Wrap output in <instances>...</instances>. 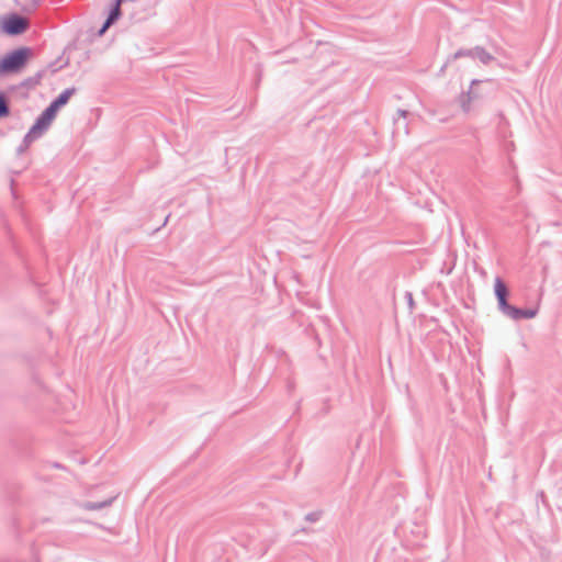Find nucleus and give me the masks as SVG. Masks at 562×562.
Instances as JSON below:
<instances>
[{"label": "nucleus", "instance_id": "f257e3e1", "mask_svg": "<svg viewBox=\"0 0 562 562\" xmlns=\"http://www.w3.org/2000/svg\"><path fill=\"white\" fill-rule=\"evenodd\" d=\"M31 53L29 47H19L7 53L0 59V75L20 71L25 66Z\"/></svg>", "mask_w": 562, "mask_h": 562}, {"label": "nucleus", "instance_id": "f03ea898", "mask_svg": "<svg viewBox=\"0 0 562 562\" xmlns=\"http://www.w3.org/2000/svg\"><path fill=\"white\" fill-rule=\"evenodd\" d=\"M1 26L5 34L14 36L27 30L29 21L18 13H11L2 19Z\"/></svg>", "mask_w": 562, "mask_h": 562}, {"label": "nucleus", "instance_id": "7ed1b4c3", "mask_svg": "<svg viewBox=\"0 0 562 562\" xmlns=\"http://www.w3.org/2000/svg\"><path fill=\"white\" fill-rule=\"evenodd\" d=\"M56 114L46 108L29 130V136L42 137V135L49 128Z\"/></svg>", "mask_w": 562, "mask_h": 562}, {"label": "nucleus", "instance_id": "20e7f679", "mask_svg": "<svg viewBox=\"0 0 562 562\" xmlns=\"http://www.w3.org/2000/svg\"><path fill=\"white\" fill-rule=\"evenodd\" d=\"M508 293L509 292L505 282L499 277H496L494 283V294L497 300V307L502 314L510 306L507 301Z\"/></svg>", "mask_w": 562, "mask_h": 562}, {"label": "nucleus", "instance_id": "39448f33", "mask_svg": "<svg viewBox=\"0 0 562 562\" xmlns=\"http://www.w3.org/2000/svg\"><path fill=\"white\" fill-rule=\"evenodd\" d=\"M539 310L538 307H529V308H520L510 305L509 308H507L503 315L513 319V321H520V319H530L537 316Z\"/></svg>", "mask_w": 562, "mask_h": 562}, {"label": "nucleus", "instance_id": "423d86ee", "mask_svg": "<svg viewBox=\"0 0 562 562\" xmlns=\"http://www.w3.org/2000/svg\"><path fill=\"white\" fill-rule=\"evenodd\" d=\"M76 91L77 89L75 87L65 89L49 103L47 108L57 114V111L68 103L70 97H72Z\"/></svg>", "mask_w": 562, "mask_h": 562}, {"label": "nucleus", "instance_id": "0eeeda50", "mask_svg": "<svg viewBox=\"0 0 562 562\" xmlns=\"http://www.w3.org/2000/svg\"><path fill=\"white\" fill-rule=\"evenodd\" d=\"M117 498V495L111 496L104 501L101 502H85L80 505V507L85 510L94 512V510H101L103 508L110 507L113 502Z\"/></svg>", "mask_w": 562, "mask_h": 562}, {"label": "nucleus", "instance_id": "6e6552de", "mask_svg": "<svg viewBox=\"0 0 562 562\" xmlns=\"http://www.w3.org/2000/svg\"><path fill=\"white\" fill-rule=\"evenodd\" d=\"M121 0H114L109 11L108 18L105 19V27L113 25L121 16Z\"/></svg>", "mask_w": 562, "mask_h": 562}, {"label": "nucleus", "instance_id": "1a4fd4ad", "mask_svg": "<svg viewBox=\"0 0 562 562\" xmlns=\"http://www.w3.org/2000/svg\"><path fill=\"white\" fill-rule=\"evenodd\" d=\"M475 53L474 58H477L483 65H488L494 60V57L482 46L473 47Z\"/></svg>", "mask_w": 562, "mask_h": 562}, {"label": "nucleus", "instance_id": "9d476101", "mask_svg": "<svg viewBox=\"0 0 562 562\" xmlns=\"http://www.w3.org/2000/svg\"><path fill=\"white\" fill-rule=\"evenodd\" d=\"M10 114V106L4 92L0 91V119Z\"/></svg>", "mask_w": 562, "mask_h": 562}, {"label": "nucleus", "instance_id": "9b49d317", "mask_svg": "<svg viewBox=\"0 0 562 562\" xmlns=\"http://www.w3.org/2000/svg\"><path fill=\"white\" fill-rule=\"evenodd\" d=\"M38 139V137H35V136H29V132L24 135L23 137V140L22 143L20 144V146L16 148V151L18 154H22L24 153L29 147L30 145Z\"/></svg>", "mask_w": 562, "mask_h": 562}, {"label": "nucleus", "instance_id": "f8f14e48", "mask_svg": "<svg viewBox=\"0 0 562 562\" xmlns=\"http://www.w3.org/2000/svg\"><path fill=\"white\" fill-rule=\"evenodd\" d=\"M42 71L37 72L34 77L26 78L21 82V86L32 88L40 83L42 79Z\"/></svg>", "mask_w": 562, "mask_h": 562}, {"label": "nucleus", "instance_id": "ddd939ff", "mask_svg": "<svg viewBox=\"0 0 562 562\" xmlns=\"http://www.w3.org/2000/svg\"><path fill=\"white\" fill-rule=\"evenodd\" d=\"M474 55H475V53L473 52V48H470V49L460 48L452 55V59H458V58H462V57L474 58Z\"/></svg>", "mask_w": 562, "mask_h": 562}, {"label": "nucleus", "instance_id": "4468645a", "mask_svg": "<svg viewBox=\"0 0 562 562\" xmlns=\"http://www.w3.org/2000/svg\"><path fill=\"white\" fill-rule=\"evenodd\" d=\"M319 516L321 514L317 513V512H312V513H308L306 516H305V520L306 521H310V522H315L319 519Z\"/></svg>", "mask_w": 562, "mask_h": 562}, {"label": "nucleus", "instance_id": "2eb2a0df", "mask_svg": "<svg viewBox=\"0 0 562 562\" xmlns=\"http://www.w3.org/2000/svg\"><path fill=\"white\" fill-rule=\"evenodd\" d=\"M405 299H406V301H407V304H408L409 308H411V310H413V308H414V305H415V304H414L413 294H412L411 292H406V293H405Z\"/></svg>", "mask_w": 562, "mask_h": 562}, {"label": "nucleus", "instance_id": "dca6fc26", "mask_svg": "<svg viewBox=\"0 0 562 562\" xmlns=\"http://www.w3.org/2000/svg\"><path fill=\"white\" fill-rule=\"evenodd\" d=\"M397 115H398V117L406 119V116L408 115V112L406 110L398 109L397 110Z\"/></svg>", "mask_w": 562, "mask_h": 562}, {"label": "nucleus", "instance_id": "f3484780", "mask_svg": "<svg viewBox=\"0 0 562 562\" xmlns=\"http://www.w3.org/2000/svg\"><path fill=\"white\" fill-rule=\"evenodd\" d=\"M109 27H105V21L103 22L102 26L100 27L98 34L103 35Z\"/></svg>", "mask_w": 562, "mask_h": 562}, {"label": "nucleus", "instance_id": "a211bd4d", "mask_svg": "<svg viewBox=\"0 0 562 562\" xmlns=\"http://www.w3.org/2000/svg\"><path fill=\"white\" fill-rule=\"evenodd\" d=\"M467 95H468V102H469L471 99L475 98V95H473L472 90H470V91L468 92V94H467Z\"/></svg>", "mask_w": 562, "mask_h": 562}, {"label": "nucleus", "instance_id": "6ab92c4d", "mask_svg": "<svg viewBox=\"0 0 562 562\" xmlns=\"http://www.w3.org/2000/svg\"><path fill=\"white\" fill-rule=\"evenodd\" d=\"M480 82H481V81H480V80H476V79L472 80V82H471V88H472L474 85H477V83H480Z\"/></svg>", "mask_w": 562, "mask_h": 562}, {"label": "nucleus", "instance_id": "aec40b11", "mask_svg": "<svg viewBox=\"0 0 562 562\" xmlns=\"http://www.w3.org/2000/svg\"><path fill=\"white\" fill-rule=\"evenodd\" d=\"M49 67L53 69V71H56L58 68L55 67V63H52Z\"/></svg>", "mask_w": 562, "mask_h": 562}, {"label": "nucleus", "instance_id": "412c9836", "mask_svg": "<svg viewBox=\"0 0 562 562\" xmlns=\"http://www.w3.org/2000/svg\"><path fill=\"white\" fill-rule=\"evenodd\" d=\"M462 108L464 111H469V108L467 106V103L464 101L462 102Z\"/></svg>", "mask_w": 562, "mask_h": 562}, {"label": "nucleus", "instance_id": "4be33fe9", "mask_svg": "<svg viewBox=\"0 0 562 562\" xmlns=\"http://www.w3.org/2000/svg\"><path fill=\"white\" fill-rule=\"evenodd\" d=\"M404 130H405V133L407 134L408 133L407 123L404 124Z\"/></svg>", "mask_w": 562, "mask_h": 562}, {"label": "nucleus", "instance_id": "5701e85b", "mask_svg": "<svg viewBox=\"0 0 562 562\" xmlns=\"http://www.w3.org/2000/svg\"><path fill=\"white\" fill-rule=\"evenodd\" d=\"M168 218H169V215H168V216H167V217H166V218L164 220V223H162V225H166V224H167V222H168Z\"/></svg>", "mask_w": 562, "mask_h": 562}, {"label": "nucleus", "instance_id": "b1692460", "mask_svg": "<svg viewBox=\"0 0 562 562\" xmlns=\"http://www.w3.org/2000/svg\"><path fill=\"white\" fill-rule=\"evenodd\" d=\"M394 124L397 125L398 124V119H394Z\"/></svg>", "mask_w": 562, "mask_h": 562}]
</instances>
